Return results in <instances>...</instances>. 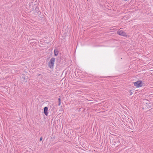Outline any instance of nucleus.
Here are the masks:
<instances>
[{
  "mask_svg": "<svg viewBox=\"0 0 153 153\" xmlns=\"http://www.w3.org/2000/svg\"><path fill=\"white\" fill-rule=\"evenodd\" d=\"M134 85L137 87H140L143 86L142 81L140 80L138 81L134 82Z\"/></svg>",
  "mask_w": 153,
  "mask_h": 153,
  "instance_id": "nucleus-2",
  "label": "nucleus"
},
{
  "mask_svg": "<svg viewBox=\"0 0 153 153\" xmlns=\"http://www.w3.org/2000/svg\"><path fill=\"white\" fill-rule=\"evenodd\" d=\"M55 59L52 57L50 59L48 64L49 67L51 68H53L54 67V65L55 61Z\"/></svg>",
  "mask_w": 153,
  "mask_h": 153,
  "instance_id": "nucleus-1",
  "label": "nucleus"
},
{
  "mask_svg": "<svg viewBox=\"0 0 153 153\" xmlns=\"http://www.w3.org/2000/svg\"><path fill=\"white\" fill-rule=\"evenodd\" d=\"M39 75H40V74H39Z\"/></svg>",
  "mask_w": 153,
  "mask_h": 153,
  "instance_id": "nucleus-10",
  "label": "nucleus"
},
{
  "mask_svg": "<svg viewBox=\"0 0 153 153\" xmlns=\"http://www.w3.org/2000/svg\"><path fill=\"white\" fill-rule=\"evenodd\" d=\"M117 33L119 35L122 36H127L126 33L123 30H118L117 32Z\"/></svg>",
  "mask_w": 153,
  "mask_h": 153,
  "instance_id": "nucleus-3",
  "label": "nucleus"
},
{
  "mask_svg": "<svg viewBox=\"0 0 153 153\" xmlns=\"http://www.w3.org/2000/svg\"><path fill=\"white\" fill-rule=\"evenodd\" d=\"M22 77L23 78V79H28V77L27 76H24V77L22 76Z\"/></svg>",
  "mask_w": 153,
  "mask_h": 153,
  "instance_id": "nucleus-7",
  "label": "nucleus"
},
{
  "mask_svg": "<svg viewBox=\"0 0 153 153\" xmlns=\"http://www.w3.org/2000/svg\"><path fill=\"white\" fill-rule=\"evenodd\" d=\"M48 108L47 107H45L44 108V113L47 116L48 114Z\"/></svg>",
  "mask_w": 153,
  "mask_h": 153,
  "instance_id": "nucleus-4",
  "label": "nucleus"
},
{
  "mask_svg": "<svg viewBox=\"0 0 153 153\" xmlns=\"http://www.w3.org/2000/svg\"><path fill=\"white\" fill-rule=\"evenodd\" d=\"M58 101H59L58 105L59 106V105H60V104H61V99L60 98H59L58 99Z\"/></svg>",
  "mask_w": 153,
  "mask_h": 153,
  "instance_id": "nucleus-6",
  "label": "nucleus"
},
{
  "mask_svg": "<svg viewBox=\"0 0 153 153\" xmlns=\"http://www.w3.org/2000/svg\"><path fill=\"white\" fill-rule=\"evenodd\" d=\"M54 53L55 56H57L59 53L58 50L57 49H55L54 51Z\"/></svg>",
  "mask_w": 153,
  "mask_h": 153,
  "instance_id": "nucleus-5",
  "label": "nucleus"
},
{
  "mask_svg": "<svg viewBox=\"0 0 153 153\" xmlns=\"http://www.w3.org/2000/svg\"><path fill=\"white\" fill-rule=\"evenodd\" d=\"M42 140V137H41L40 139V141H41Z\"/></svg>",
  "mask_w": 153,
  "mask_h": 153,
  "instance_id": "nucleus-8",
  "label": "nucleus"
},
{
  "mask_svg": "<svg viewBox=\"0 0 153 153\" xmlns=\"http://www.w3.org/2000/svg\"><path fill=\"white\" fill-rule=\"evenodd\" d=\"M132 92H131V93H130V95H132Z\"/></svg>",
  "mask_w": 153,
  "mask_h": 153,
  "instance_id": "nucleus-9",
  "label": "nucleus"
}]
</instances>
